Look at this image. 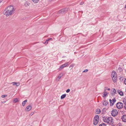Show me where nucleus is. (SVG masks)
I'll use <instances>...</instances> for the list:
<instances>
[{"mask_svg":"<svg viewBox=\"0 0 126 126\" xmlns=\"http://www.w3.org/2000/svg\"><path fill=\"white\" fill-rule=\"evenodd\" d=\"M15 10L14 6L10 5L5 9L3 13L4 15L8 16L12 14Z\"/></svg>","mask_w":126,"mask_h":126,"instance_id":"1","label":"nucleus"},{"mask_svg":"<svg viewBox=\"0 0 126 126\" xmlns=\"http://www.w3.org/2000/svg\"><path fill=\"white\" fill-rule=\"evenodd\" d=\"M103 122L112 125L113 123V121L112 117L105 116L103 117Z\"/></svg>","mask_w":126,"mask_h":126,"instance_id":"2","label":"nucleus"},{"mask_svg":"<svg viewBox=\"0 0 126 126\" xmlns=\"http://www.w3.org/2000/svg\"><path fill=\"white\" fill-rule=\"evenodd\" d=\"M111 77L113 82H115L117 80V75L114 71H112V72Z\"/></svg>","mask_w":126,"mask_h":126,"instance_id":"3","label":"nucleus"},{"mask_svg":"<svg viewBox=\"0 0 126 126\" xmlns=\"http://www.w3.org/2000/svg\"><path fill=\"white\" fill-rule=\"evenodd\" d=\"M99 120V117L98 115L95 116L94 119L93 124L94 125H96L97 124Z\"/></svg>","mask_w":126,"mask_h":126,"instance_id":"4","label":"nucleus"},{"mask_svg":"<svg viewBox=\"0 0 126 126\" xmlns=\"http://www.w3.org/2000/svg\"><path fill=\"white\" fill-rule=\"evenodd\" d=\"M123 104L120 102L117 103L116 104V107L119 109L122 108L123 107Z\"/></svg>","mask_w":126,"mask_h":126,"instance_id":"5","label":"nucleus"},{"mask_svg":"<svg viewBox=\"0 0 126 126\" xmlns=\"http://www.w3.org/2000/svg\"><path fill=\"white\" fill-rule=\"evenodd\" d=\"M118 111L115 109L113 110L111 112V115L113 116H115L118 114Z\"/></svg>","mask_w":126,"mask_h":126,"instance_id":"6","label":"nucleus"},{"mask_svg":"<svg viewBox=\"0 0 126 126\" xmlns=\"http://www.w3.org/2000/svg\"><path fill=\"white\" fill-rule=\"evenodd\" d=\"M68 10V8H67L63 9L59 11L58 12V13L59 14H63L64 13L66 12Z\"/></svg>","mask_w":126,"mask_h":126,"instance_id":"7","label":"nucleus"},{"mask_svg":"<svg viewBox=\"0 0 126 126\" xmlns=\"http://www.w3.org/2000/svg\"><path fill=\"white\" fill-rule=\"evenodd\" d=\"M69 62H67L64 64L62 65L60 67L61 69H62L64 67H66L67 66H68L69 65Z\"/></svg>","mask_w":126,"mask_h":126,"instance_id":"8","label":"nucleus"},{"mask_svg":"<svg viewBox=\"0 0 126 126\" xmlns=\"http://www.w3.org/2000/svg\"><path fill=\"white\" fill-rule=\"evenodd\" d=\"M121 119L123 122H126V115H123L121 117Z\"/></svg>","mask_w":126,"mask_h":126,"instance_id":"9","label":"nucleus"},{"mask_svg":"<svg viewBox=\"0 0 126 126\" xmlns=\"http://www.w3.org/2000/svg\"><path fill=\"white\" fill-rule=\"evenodd\" d=\"M32 108V107L30 105L28 106L26 108L25 110L27 111H30Z\"/></svg>","mask_w":126,"mask_h":126,"instance_id":"10","label":"nucleus"},{"mask_svg":"<svg viewBox=\"0 0 126 126\" xmlns=\"http://www.w3.org/2000/svg\"><path fill=\"white\" fill-rule=\"evenodd\" d=\"M102 103L104 105L106 106L108 104L109 102L106 100H105L103 101Z\"/></svg>","mask_w":126,"mask_h":126,"instance_id":"11","label":"nucleus"},{"mask_svg":"<svg viewBox=\"0 0 126 126\" xmlns=\"http://www.w3.org/2000/svg\"><path fill=\"white\" fill-rule=\"evenodd\" d=\"M117 92L121 96H123V93L120 90H117Z\"/></svg>","mask_w":126,"mask_h":126,"instance_id":"12","label":"nucleus"},{"mask_svg":"<svg viewBox=\"0 0 126 126\" xmlns=\"http://www.w3.org/2000/svg\"><path fill=\"white\" fill-rule=\"evenodd\" d=\"M13 83V85L14 86L16 85V86H18L19 85V83H17L15 82H14L12 83Z\"/></svg>","mask_w":126,"mask_h":126,"instance_id":"13","label":"nucleus"},{"mask_svg":"<svg viewBox=\"0 0 126 126\" xmlns=\"http://www.w3.org/2000/svg\"><path fill=\"white\" fill-rule=\"evenodd\" d=\"M118 72L121 73L122 72L123 69L121 67H119L117 70Z\"/></svg>","mask_w":126,"mask_h":126,"instance_id":"14","label":"nucleus"},{"mask_svg":"<svg viewBox=\"0 0 126 126\" xmlns=\"http://www.w3.org/2000/svg\"><path fill=\"white\" fill-rule=\"evenodd\" d=\"M101 110H100V109H97L96 110V113L97 114H99L100 112H101Z\"/></svg>","mask_w":126,"mask_h":126,"instance_id":"15","label":"nucleus"},{"mask_svg":"<svg viewBox=\"0 0 126 126\" xmlns=\"http://www.w3.org/2000/svg\"><path fill=\"white\" fill-rule=\"evenodd\" d=\"M116 91L115 89H113V91L111 93V94H115L116 93Z\"/></svg>","mask_w":126,"mask_h":126,"instance_id":"16","label":"nucleus"},{"mask_svg":"<svg viewBox=\"0 0 126 126\" xmlns=\"http://www.w3.org/2000/svg\"><path fill=\"white\" fill-rule=\"evenodd\" d=\"M18 101V98H15L13 102L14 103H16Z\"/></svg>","mask_w":126,"mask_h":126,"instance_id":"17","label":"nucleus"},{"mask_svg":"<svg viewBox=\"0 0 126 126\" xmlns=\"http://www.w3.org/2000/svg\"><path fill=\"white\" fill-rule=\"evenodd\" d=\"M27 100H26L23 101L22 103V106H24L25 103L27 102Z\"/></svg>","mask_w":126,"mask_h":126,"instance_id":"18","label":"nucleus"},{"mask_svg":"<svg viewBox=\"0 0 126 126\" xmlns=\"http://www.w3.org/2000/svg\"><path fill=\"white\" fill-rule=\"evenodd\" d=\"M66 96V95L65 94H63L61 96V99H62L64 98Z\"/></svg>","mask_w":126,"mask_h":126,"instance_id":"19","label":"nucleus"},{"mask_svg":"<svg viewBox=\"0 0 126 126\" xmlns=\"http://www.w3.org/2000/svg\"><path fill=\"white\" fill-rule=\"evenodd\" d=\"M107 94V92L104 91L103 92V97L105 96Z\"/></svg>","mask_w":126,"mask_h":126,"instance_id":"20","label":"nucleus"},{"mask_svg":"<svg viewBox=\"0 0 126 126\" xmlns=\"http://www.w3.org/2000/svg\"><path fill=\"white\" fill-rule=\"evenodd\" d=\"M52 39V38H48L47 39L45 43H44L46 44V43L47 44L48 43V41Z\"/></svg>","mask_w":126,"mask_h":126,"instance_id":"21","label":"nucleus"},{"mask_svg":"<svg viewBox=\"0 0 126 126\" xmlns=\"http://www.w3.org/2000/svg\"><path fill=\"white\" fill-rule=\"evenodd\" d=\"M116 101V100L115 98L113 99H112V105H113L114 103Z\"/></svg>","mask_w":126,"mask_h":126,"instance_id":"22","label":"nucleus"},{"mask_svg":"<svg viewBox=\"0 0 126 126\" xmlns=\"http://www.w3.org/2000/svg\"><path fill=\"white\" fill-rule=\"evenodd\" d=\"M32 1L34 3H36L38 2L39 0H32Z\"/></svg>","mask_w":126,"mask_h":126,"instance_id":"23","label":"nucleus"},{"mask_svg":"<svg viewBox=\"0 0 126 126\" xmlns=\"http://www.w3.org/2000/svg\"><path fill=\"white\" fill-rule=\"evenodd\" d=\"M99 126H106L105 123H102L100 124Z\"/></svg>","mask_w":126,"mask_h":126,"instance_id":"24","label":"nucleus"},{"mask_svg":"<svg viewBox=\"0 0 126 126\" xmlns=\"http://www.w3.org/2000/svg\"><path fill=\"white\" fill-rule=\"evenodd\" d=\"M30 5V3L27 1H26L25 3V5L26 6H29Z\"/></svg>","mask_w":126,"mask_h":126,"instance_id":"25","label":"nucleus"},{"mask_svg":"<svg viewBox=\"0 0 126 126\" xmlns=\"http://www.w3.org/2000/svg\"><path fill=\"white\" fill-rule=\"evenodd\" d=\"M61 78V77H59V76H58L57 77V78L56 79V81H58Z\"/></svg>","mask_w":126,"mask_h":126,"instance_id":"26","label":"nucleus"},{"mask_svg":"<svg viewBox=\"0 0 126 126\" xmlns=\"http://www.w3.org/2000/svg\"><path fill=\"white\" fill-rule=\"evenodd\" d=\"M109 101L110 102V105L111 106H113V105H112V100L111 99H110L109 100Z\"/></svg>","mask_w":126,"mask_h":126,"instance_id":"27","label":"nucleus"},{"mask_svg":"<svg viewBox=\"0 0 126 126\" xmlns=\"http://www.w3.org/2000/svg\"><path fill=\"white\" fill-rule=\"evenodd\" d=\"M74 66V65L73 64H72L69 67L70 68H71V67H72V68Z\"/></svg>","mask_w":126,"mask_h":126,"instance_id":"28","label":"nucleus"},{"mask_svg":"<svg viewBox=\"0 0 126 126\" xmlns=\"http://www.w3.org/2000/svg\"><path fill=\"white\" fill-rule=\"evenodd\" d=\"M7 96V95H2L1 97L2 98H4V97H6Z\"/></svg>","mask_w":126,"mask_h":126,"instance_id":"29","label":"nucleus"},{"mask_svg":"<svg viewBox=\"0 0 126 126\" xmlns=\"http://www.w3.org/2000/svg\"><path fill=\"white\" fill-rule=\"evenodd\" d=\"M63 74L62 73H61L59 74V75L58 76L61 78Z\"/></svg>","mask_w":126,"mask_h":126,"instance_id":"30","label":"nucleus"},{"mask_svg":"<svg viewBox=\"0 0 126 126\" xmlns=\"http://www.w3.org/2000/svg\"><path fill=\"white\" fill-rule=\"evenodd\" d=\"M70 91V89H68L66 90V92L67 93H69V92Z\"/></svg>","mask_w":126,"mask_h":126,"instance_id":"31","label":"nucleus"},{"mask_svg":"<svg viewBox=\"0 0 126 126\" xmlns=\"http://www.w3.org/2000/svg\"><path fill=\"white\" fill-rule=\"evenodd\" d=\"M123 102L124 104V103H126V99H125L123 100Z\"/></svg>","mask_w":126,"mask_h":126,"instance_id":"32","label":"nucleus"},{"mask_svg":"<svg viewBox=\"0 0 126 126\" xmlns=\"http://www.w3.org/2000/svg\"><path fill=\"white\" fill-rule=\"evenodd\" d=\"M88 71V69H86L85 70L83 71V72H86Z\"/></svg>","mask_w":126,"mask_h":126,"instance_id":"33","label":"nucleus"},{"mask_svg":"<svg viewBox=\"0 0 126 126\" xmlns=\"http://www.w3.org/2000/svg\"><path fill=\"white\" fill-rule=\"evenodd\" d=\"M84 3V2H81L80 3V5H82Z\"/></svg>","mask_w":126,"mask_h":126,"instance_id":"34","label":"nucleus"},{"mask_svg":"<svg viewBox=\"0 0 126 126\" xmlns=\"http://www.w3.org/2000/svg\"><path fill=\"white\" fill-rule=\"evenodd\" d=\"M124 105H125L124 108H125V109L126 110V103H124Z\"/></svg>","mask_w":126,"mask_h":126,"instance_id":"35","label":"nucleus"},{"mask_svg":"<svg viewBox=\"0 0 126 126\" xmlns=\"http://www.w3.org/2000/svg\"><path fill=\"white\" fill-rule=\"evenodd\" d=\"M124 83L126 85V78L125 80Z\"/></svg>","mask_w":126,"mask_h":126,"instance_id":"36","label":"nucleus"},{"mask_svg":"<svg viewBox=\"0 0 126 126\" xmlns=\"http://www.w3.org/2000/svg\"><path fill=\"white\" fill-rule=\"evenodd\" d=\"M34 112H32L31 114H30V115L31 116L32 115L34 114Z\"/></svg>","mask_w":126,"mask_h":126,"instance_id":"37","label":"nucleus"},{"mask_svg":"<svg viewBox=\"0 0 126 126\" xmlns=\"http://www.w3.org/2000/svg\"><path fill=\"white\" fill-rule=\"evenodd\" d=\"M107 90H108V91H110V88H108V89H107Z\"/></svg>","mask_w":126,"mask_h":126,"instance_id":"38","label":"nucleus"},{"mask_svg":"<svg viewBox=\"0 0 126 126\" xmlns=\"http://www.w3.org/2000/svg\"><path fill=\"white\" fill-rule=\"evenodd\" d=\"M2 1V0H0V3Z\"/></svg>","mask_w":126,"mask_h":126,"instance_id":"39","label":"nucleus"},{"mask_svg":"<svg viewBox=\"0 0 126 126\" xmlns=\"http://www.w3.org/2000/svg\"><path fill=\"white\" fill-rule=\"evenodd\" d=\"M52 0H49V1H51Z\"/></svg>","mask_w":126,"mask_h":126,"instance_id":"40","label":"nucleus"},{"mask_svg":"<svg viewBox=\"0 0 126 126\" xmlns=\"http://www.w3.org/2000/svg\"><path fill=\"white\" fill-rule=\"evenodd\" d=\"M111 126H116L115 125H112Z\"/></svg>","mask_w":126,"mask_h":126,"instance_id":"41","label":"nucleus"},{"mask_svg":"<svg viewBox=\"0 0 126 126\" xmlns=\"http://www.w3.org/2000/svg\"><path fill=\"white\" fill-rule=\"evenodd\" d=\"M106 88V89H105V91L106 90V88Z\"/></svg>","mask_w":126,"mask_h":126,"instance_id":"42","label":"nucleus"},{"mask_svg":"<svg viewBox=\"0 0 126 126\" xmlns=\"http://www.w3.org/2000/svg\"><path fill=\"white\" fill-rule=\"evenodd\" d=\"M125 72H126V70H125Z\"/></svg>","mask_w":126,"mask_h":126,"instance_id":"43","label":"nucleus"}]
</instances>
